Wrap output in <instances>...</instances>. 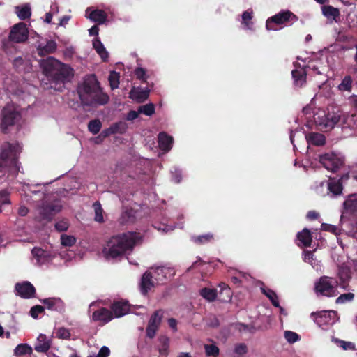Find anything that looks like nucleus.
<instances>
[{
  "instance_id": "obj_49",
  "label": "nucleus",
  "mask_w": 357,
  "mask_h": 357,
  "mask_svg": "<svg viewBox=\"0 0 357 357\" xmlns=\"http://www.w3.org/2000/svg\"><path fill=\"white\" fill-rule=\"evenodd\" d=\"M61 243L66 247H70L75 243V238L73 236L63 234L61 236Z\"/></svg>"
},
{
  "instance_id": "obj_16",
  "label": "nucleus",
  "mask_w": 357,
  "mask_h": 357,
  "mask_svg": "<svg viewBox=\"0 0 357 357\" xmlns=\"http://www.w3.org/2000/svg\"><path fill=\"white\" fill-rule=\"evenodd\" d=\"M112 312L114 317L119 318L126 315L130 310L127 301H114L111 306Z\"/></svg>"
},
{
  "instance_id": "obj_34",
  "label": "nucleus",
  "mask_w": 357,
  "mask_h": 357,
  "mask_svg": "<svg viewBox=\"0 0 357 357\" xmlns=\"http://www.w3.org/2000/svg\"><path fill=\"white\" fill-rule=\"evenodd\" d=\"M158 341H159L160 344V354L167 356L168 354V348H169V338L166 335H160L159 338H158Z\"/></svg>"
},
{
  "instance_id": "obj_2",
  "label": "nucleus",
  "mask_w": 357,
  "mask_h": 357,
  "mask_svg": "<svg viewBox=\"0 0 357 357\" xmlns=\"http://www.w3.org/2000/svg\"><path fill=\"white\" fill-rule=\"evenodd\" d=\"M77 93L83 105H105L109 101V96L102 91L95 75L85 77L83 83L77 87Z\"/></svg>"
},
{
  "instance_id": "obj_9",
  "label": "nucleus",
  "mask_w": 357,
  "mask_h": 357,
  "mask_svg": "<svg viewBox=\"0 0 357 357\" xmlns=\"http://www.w3.org/2000/svg\"><path fill=\"white\" fill-rule=\"evenodd\" d=\"M29 36V31L24 22H18L12 26L8 38L11 42L25 43Z\"/></svg>"
},
{
  "instance_id": "obj_26",
  "label": "nucleus",
  "mask_w": 357,
  "mask_h": 357,
  "mask_svg": "<svg viewBox=\"0 0 357 357\" xmlns=\"http://www.w3.org/2000/svg\"><path fill=\"white\" fill-rule=\"evenodd\" d=\"M50 348V342L47 340L45 335L40 334L37 337V342L35 344L34 349L37 352H47Z\"/></svg>"
},
{
  "instance_id": "obj_8",
  "label": "nucleus",
  "mask_w": 357,
  "mask_h": 357,
  "mask_svg": "<svg viewBox=\"0 0 357 357\" xmlns=\"http://www.w3.org/2000/svg\"><path fill=\"white\" fill-rule=\"evenodd\" d=\"M0 160L6 162L10 161V165H16L17 155L20 152V146L17 143L5 142L1 145Z\"/></svg>"
},
{
  "instance_id": "obj_31",
  "label": "nucleus",
  "mask_w": 357,
  "mask_h": 357,
  "mask_svg": "<svg viewBox=\"0 0 357 357\" xmlns=\"http://www.w3.org/2000/svg\"><path fill=\"white\" fill-rule=\"evenodd\" d=\"M308 142L314 146H323L326 143V137L324 134L311 132L308 137Z\"/></svg>"
},
{
  "instance_id": "obj_63",
  "label": "nucleus",
  "mask_w": 357,
  "mask_h": 357,
  "mask_svg": "<svg viewBox=\"0 0 357 357\" xmlns=\"http://www.w3.org/2000/svg\"><path fill=\"white\" fill-rule=\"evenodd\" d=\"M109 355V349L108 347L103 346L100 349L97 357H108Z\"/></svg>"
},
{
  "instance_id": "obj_40",
  "label": "nucleus",
  "mask_w": 357,
  "mask_h": 357,
  "mask_svg": "<svg viewBox=\"0 0 357 357\" xmlns=\"http://www.w3.org/2000/svg\"><path fill=\"white\" fill-rule=\"evenodd\" d=\"M32 353V348L26 343L17 344L15 349V356H22Z\"/></svg>"
},
{
  "instance_id": "obj_60",
  "label": "nucleus",
  "mask_w": 357,
  "mask_h": 357,
  "mask_svg": "<svg viewBox=\"0 0 357 357\" xmlns=\"http://www.w3.org/2000/svg\"><path fill=\"white\" fill-rule=\"evenodd\" d=\"M219 287L220 288V294H222L223 291H227V299L230 300L231 299V290L227 284H226L224 282H222L219 284Z\"/></svg>"
},
{
  "instance_id": "obj_15",
  "label": "nucleus",
  "mask_w": 357,
  "mask_h": 357,
  "mask_svg": "<svg viewBox=\"0 0 357 357\" xmlns=\"http://www.w3.org/2000/svg\"><path fill=\"white\" fill-rule=\"evenodd\" d=\"M151 273L157 283H162L163 280L169 278L174 274L173 269L165 266L157 267L155 269H153Z\"/></svg>"
},
{
  "instance_id": "obj_23",
  "label": "nucleus",
  "mask_w": 357,
  "mask_h": 357,
  "mask_svg": "<svg viewBox=\"0 0 357 357\" xmlns=\"http://www.w3.org/2000/svg\"><path fill=\"white\" fill-rule=\"evenodd\" d=\"M174 139L167 133L162 132L158 135V143L161 150L168 151L172 148Z\"/></svg>"
},
{
  "instance_id": "obj_52",
  "label": "nucleus",
  "mask_w": 357,
  "mask_h": 357,
  "mask_svg": "<svg viewBox=\"0 0 357 357\" xmlns=\"http://www.w3.org/2000/svg\"><path fill=\"white\" fill-rule=\"evenodd\" d=\"M45 312V307H42L40 305H36L32 307H31L30 310V316H31L32 318L34 319H36L38 318V316H39L40 314Z\"/></svg>"
},
{
  "instance_id": "obj_58",
  "label": "nucleus",
  "mask_w": 357,
  "mask_h": 357,
  "mask_svg": "<svg viewBox=\"0 0 357 357\" xmlns=\"http://www.w3.org/2000/svg\"><path fill=\"white\" fill-rule=\"evenodd\" d=\"M57 336L60 339L69 340L70 337V333L68 329L61 327L58 329Z\"/></svg>"
},
{
  "instance_id": "obj_17",
  "label": "nucleus",
  "mask_w": 357,
  "mask_h": 357,
  "mask_svg": "<svg viewBox=\"0 0 357 357\" xmlns=\"http://www.w3.org/2000/svg\"><path fill=\"white\" fill-rule=\"evenodd\" d=\"M92 319L94 321H100L103 324H107L113 319V313L105 307H101L97 311L93 312Z\"/></svg>"
},
{
  "instance_id": "obj_44",
  "label": "nucleus",
  "mask_w": 357,
  "mask_h": 357,
  "mask_svg": "<svg viewBox=\"0 0 357 357\" xmlns=\"http://www.w3.org/2000/svg\"><path fill=\"white\" fill-rule=\"evenodd\" d=\"M31 254L36 258L37 261H40L49 257V254L44 249L33 248L31 250Z\"/></svg>"
},
{
  "instance_id": "obj_21",
  "label": "nucleus",
  "mask_w": 357,
  "mask_h": 357,
  "mask_svg": "<svg viewBox=\"0 0 357 357\" xmlns=\"http://www.w3.org/2000/svg\"><path fill=\"white\" fill-rule=\"evenodd\" d=\"M89 8L86 9V17L93 22L103 24L107 21V15L102 9H94L89 13Z\"/></svg>"
},
{
  "instance_id": "obj_48",
  "label": "nucleus",
  "mask_w": 357,
  "mask_h": 357,
  "mask_svg": "<svg viewBox=\"0 0 357 357\" xmlns=\"http://www.w3.org/2000/svg\"><path fill=\"white\" fill-rule=\"evenodd\" d=\"M10 204L9 192L7 190H0V213L2 212V206Z\"/></svg>"
},
{
  "instance_id": "obj_50",
  "label": "nucleus",
  "mask_w": 357,
  "mask_h": 357,
  "mask_svg": "<svg viewBox=\"0 0 357 357\" xmlns=\"http://www.w3.org/2000/svg\"><path fill=\"white\" fill-rule=\"evenodd\" d=\"M354 298V294L353 293H347L341 294L335 300V303H345L347 302L352 301Z\"/></svg>"
},
{
  "instance_id": "obj_12",
  "label": "nucleus",
  "mask_w": 357,
  "mask_h": 357,
  "mask_svg": "<svg viewBox=\"0 0 357 357\" xmlns=\"http://www.w3.org/2000/svg\"><path fill=\"white\" fill-rule=\"evenodd\" d=\"M61 206L55 204H44L40 208L39 214L42 220H50L61 211Z\"/></svg>"
},
{
  "instance_id": "obj_27",
  "label": "nucleus",
  "mask_w": 357,
  "mask_h": 357,
  "mask_svg": "<svg viewBox=\"0 0 357 357\" xmlns=\"http://www.w3.org/2000/svg\"><path fill=\"white\" fill-rule=\"evenodd\" d=\"M93 47L103 61L107 60L109 56L108 52L105 50L102 43L100 41L99 38H95L93 40Z\"/></svg>"
},
{
  "instance_id": "obj_61",
  "label": "nucleus",
  "mask_w": 357,
  "mask_h": 357,
  "mask_svg": "<svg viewBox=\"0 0 357 357\" xmlns=\"http://www.w3.org/2000/svg\"><path fill=\"white\" fill-rule=\"evenodd\" d=\"M321 229L326 231L333 233L334 234H336L338 231V228L336 227V226L331 224H321Z\"/></svg>"
},
{
  "instance_id": "obj_32",
  "label": "nucleus",
  "mask_w": 357,
  "mask_h": 357,
  "mask_svg": "<svg viewBox=\"0 0 357 357\" xmlns=\"http://www.w3.org/2000/svg\"><path fill=\"white\" fill-rule=\"evenodd\" d=\"M344 208L348 213L354 214L357 213V199L354 195H350L344 202Z\"/></svg>"
},
{
  "instance_id": "obj_19",
  "label": "nucleus",
  "mask_w": 357,
  "mask_h": 357,
  "mask_svg": "<svg viewBox=\"0 0 357 357\" xmlns=\"http://www.w3.org/2000/svg\"><path fill=\"white\" fill-rule=\"evenodd\" d=\"M330 311H321L319 312H312L310 314L311 318L314 319L315 324H318L319 327L328 325L331 323Z\"/></svg>"
},
{
  "instance_id": "obj_1",
  "label": "nucleus",
  "mask_w": 357,
  "mask_h": 357,
  "mask_svg": "<svg viewBox=\"0 0 357 357\" xmlns=\"http://www.w3.org/2000/svg\"><path fill=\"white\" fill-rule=\"evenodd\" d=\"M141 240V234L136 231H128L113 236L102 249L103 256L107 259L122 257L127 251L132 250Z\"/></svg>"
},
{
  "instance_id": "obj_64",
  "label": "nucleus",
  "mask_w": 357,
  "mask_h": 357,
  "mask_svg": "<svg viewBox=\"0 0 357 357\" xmlns=\"http://www.w3.org/2000/svg\"><path fill=\"white\" fill-rule=\"evenodd\" d=\"M139 114L140 113H139L138 111L131 110L128 112L126 119L130 121H134L138 117Z\"/></svg>"
},
{
  "instance_id": "obj_45",
  "label": "nucleus",
  "mask_w": 357,
  "mask_h": 357,
  "mask_svg": "<svg viewBox=\"0 0 357 357\" xmlns=\"http://www.w3.org/2000/svg\"><path fill=\"white\" fill-rule=\"evenodd\" d=\"M109 84H110L111 89H118L119 84V73L112 71L109 75L108 77Z\"/></svg>"
},
{
  "instance_id": "obj_51",
  "label": "nucleus",
  "mask_w": 357,
  "mask_h": 357,
  "mask_svg": "<svg viewBox=\"0 0 357 357\" xmlns=\"http://www.w3.org/2000/svg\"><path fill=\"white\" fill-rule=\"evenodd\" d=\"M137 79L141 80L142 82H146V70L142 67H137L134 70Z\"/></svg>"
},
{
  "instance_id": "obj_22",
  "label": "nucleus",
  "mask_w": 357,
  "mask_h": 357,
  "mask_svg": "<svg viewBox=\"0 0 357 357\" xmlns=\"http://www.w3.org/2000/svg\"><path fill=\"white\" fill-rule=\"evenodd\" d=\"M150 90H140L132 88L130 92V98L137 103H142L147 100Z\"/></svg>"
},
{
  "instance_id": "obj_62",
  "label": "nucleus",
  "mask_w": 357,
  "mask_h": 357,
  "mask_svg": "<svg viewBox=\"0 0 357 357\" xmlns=\"http://www.w3.org/2000/svg\"><path fill=\"white\" fill-rule=\"evenodd\" d=\"M340 347H343L344 350H352L354 351L356 349L355 344L351 342H346L344 340H340Z\"/></svg>"
},
{
  "instance_id": "obj_11",
  "label": "nucleus",
  "mask_w": 357,
  "mask_h": 357,
  "mask_svg": "<svg viewBox=\"0 0 357 357\" xmlns=\"http://www.w3.org/2000/svg\"><path fill=\"white\" fill-rule=\"evenodd\" d=\"M63 64V63H61L58 59L52 56L41 59L40 62V66L42 68V72H43L44 75L47 77L53 72H55L56 69L61 68Z\"/></svg>"
},
{
  "instance_id": "obj_35",
  "label": "nucleus",
  "mask_w": 357,
  "mask_h": 357,
  "mask_svg": "<svg viewBox=\"0 0 357 357\" xmlns=\"http://www.w3.org/2000/svg\"><path fill=\"white\" fill-rule=\"evenodd\" d=\"M340 116L335 113L328 112L326 115V121L324 123L326 129H331L340 121Z\"/></svg>"
},
{
  "instance_id": "obj_56",
  "label": "nucleus",
  "mask_w": 357,
  "mask_h": 357,
  "mask_svg": "<svg viewBox=\"0 0 357 357\" xmlns=\"http://www.w3.org/2000/svg\"><path fill=\"white\" fill-rule=\"evenodd\" d=\"M158 328H160L159 326L153 325V324L148 323L146 330V336L148 337H149L150 339L154 338Z\"/></svg>"
},
{
  "instance_id": "obj_10",
  "label": "nucleus",
  "mask_w": 357,
  "mask_h": 357,
  "mask_svg": "<svg viewBox=\"0 0 357 357\" xmlns=\"http://www.w3.org/2000/svg\"><path fill=\"white\" fill-rule=\"evenodd\" d=\"M16 295L24 299H30L35 297V287L29 282H22L16 283L15 286Z\"/></svg>"
},
{
  "instance_id": "obj_33",
  "label": "nucleus",
  "mask_w": 357,
  "mask_h": 357,
  "mask_svg": "<svg viewBox=\"0 0 357 357\" xmlns=\"http://www.w3.org/2000/svg\"><path fill=\"white\" fill-rule=\"evenodd\" d=\"M199 295L208 302H213L216 299L218 292L214 289L204 287L199 291Z\"/></svg>"
},
{
  "instance_id": "obj_54",
  "label": "nucleus",
  "mask_w": 357,
  "mask_h": 357,
  "mask_svg": "<svg viewBox=\"0 0 357 357\" xmlns=\"http://www.w3.org/2000/svg\"><path fill=\"white\" fill-rule=\"evenodd\" d=\"M252 18V12L246 10L244 11L242 15V22L243 24L246 26L248 29H250V25H251L252 23L250 22Z\"/></svg>"
},
{
  "instance_id": "obj_4",
  "label": "nucleus",
  "mask_w": 357,
  "mask_h": 357,
  "mask_svg": "<svg viewBox=\"0 0 357 357\" xmlns=\"http://www.w3.org/2000/svg\"><path fill=\"white\" fill-rule=\"evenodd\" d=\"M73 76V70L68 65L63 64V66L48 76L50 80V87L62 91L64 89V84L70 82Z\"/></svg>"
},
{
  "instance_id": "obj_29",
  "label": "nucleus",
  "mask_w": 357,
  "mask_h": 357,
  "mask_svg": "<svg viewBox=\"0 0 357 357\" xmlns=\"http://www.w3.org/2000/svg\"><path fill=\"white\" fill-rule=\"evenodd\" d=\"M134 220V211L132 208H126L125 211H123L118 220L120 225H128L132 223Z\"/></svg>"
},
{
  "instance_id": "obj_25",
  "label": "nucleus",
  "mask_w": 357,
  "mask_h": 357,
  "mask_svg": "<svg viewBox=\"0 0 357 357\" xmlns=\"http://www.w3.org/2000/svg\"><path fill=\"white\" fill-rule=\"evenodd\" d=\"M291 76L297 86L301 87L306 82V70L303 68H296L291 71Z\"/></svg>"
},
{
  "instance_id": "obj_20",
  "label": "nucleus",
  "mask_w": 357,
  "mask_h": 357,
  "mask_svg": "<svg viewBox=\"0 0 357 357\" xmlns=\"http://www.w3.org/2000/svg\"><path fill=\"white\" fill-rule=\"evenodd\" d=\"M335 178H330L328 181V192L334 196H339L341 195L343 191V184L342 183V179Z\"/></svg>"
},
{
  "instance_id": "obj_42",
  "label": "nucleus",
  "mask_w": 357,
  "mask_h": 357,
  "mask_svg": "<svg viewBox=\"0 0 357 357\" xmlns=\"http://www.w3.org/2000/svg\"><path fill=\"white\" fill-rule=\"evenodd\" d=\"M206 356L217 357L219 356V347L214 344H205L204 345Z\"/></svg>"
},
{
  "instance_id": "obj_46",
  "label": "nucleus",
  "mask_w": 357,
  "mask_h": 357,
  "mask_svg": "<svg viewBox=\"0 0 357 357\" xmlns=\"http://www.w3.org/2000/svg\"><path fill=\"white\" fill-rule=\"evenodd\" d=\"M101 128L102 123L98 119L89 121L88 124V129L92 134L95 135L98 133Z\"/></svg>"
},
{
  "instance_id": "obj_43",
  "label": "nucleus",
  "mask_w": 357,
  "mask_h": 357,
  "mask_svg": "<svg viewBox=\"0 0 357 357\" xmlns=\"http://www.w3.org/2000/svg\"><path fill=\"white\" fill-rule=\"evenodd\" d=\"M322 14L326 17H333L335 18L340 15L339 9L334 8L332 6H324L322 7Z\"/></svg>"
},
{
  "instance_id": "obj_30",
  "label": "nucleus",
  "mask_w": 357,
  "mask_h": 357,
  "mask_svg": "<svg viewBox=\"0 0 357 357\" xmlns=\"http://www.w3.org/2000/svg\"><path fill=\"white\" fill-rule=\"evenodd\" d=\"M261 293L264 294V295H266V296L268 298V299H269L271 301L273 307H280V305L279 304V302H278V296H277L276 293L274 292L273 290H272L269 288L265 287H261Z\"/></svg>"
},
{
  "instance_id": "obj_37",
  "label": "nucleus",
  "mask_w": 357,
  "mask_h": 357,
  "mask_svg": "<svg viewBox=\"0 0 357 357\" xmlns=\"http://www.w3.org/2000/svg\"><path fill=\"white\" fill-rule=\"evenodd\" d=\"M16 14L17 17H19L22 20H25L31 17V11L30 6L25 5L22 7L17 6L16 7Z\"/></svg>"
},
{
  "instance_id": "obj_41",
  "label": "nucleus",
  "mask_w": 357,
  "mask_h": 357,
  "mask_svg": "<svg viewBox=\"0 0 357 357\" xmlns=\"http://www.w3.org/2000/svg\"><path fill=\"white\" fill-rule=\"evenodd\" d=\"M138 113L145 114L147 116H152L155 112V105L149 103L147 105H142L137 109Z\"/></svg>"
},
{
  "instance_id": "obj_39",
  "label": "nucleus",
  "mask_w": 357,
  "mask_h": 357,
  "mask_svg": "<svg viewBox=\"0 0 357 357\" xmlns=\"http://www.w3.org/2000/svg\"><path fill=\"white\" fill-rule=\"evenodd\" d=\"M93 208L94 210L95 213L94 220L98 223H103V209L102 208V205L100 204L98 201H96L93 204Z\"/></svg>"
},
{
  "instance_id": "obj_7",
  "label": "nucleus",
  "mask_w": 357,
  "mask_h": 357,
  "mask_svg": "<svg viewBox=\"0 0 357 357\" xmlns=\"http://www.w3.org/2000/svg\"><path fill=\"white\" fill-rule=\"evenodd\" d=\"M319 162L328 171L335 172L343 167L344 159L335 153H324L319 155Z\"/></svg>"
},
{
  "instance_id": "obj_59",
  "label": "nucleus",
  "mask_w": 357,
  "mask_h": 357,
  "mask_svg": "<svg viewBox=\"0 0 357 357\" xmlns=\"http://www.w3.org/2000/svg\"><path fill=\"white\" fill-rule=\"evenodd\" d=\"M118 126H111L107 129H105L102 131L101 134H100V137H102L103 138L108 137L112 134L117 133L116 127Z\"/></svg>"
},
{
  "instance_id": "obj_36",
  "label": "nucleus",
  "mask_w": 357,
  "mask_h": 357,
  "mask_svg": "<svg viewBox=\"0 0 357 357\" xmlns=\"http://www.w3.org/2000/svg\"><path fill=\"white\" fill-rule=\"evenodd\" d=\"M192 240L197 245H204L214 241V235L212 233H208L200 236H195Z\"/></svg>"
},
{
  "instance_id": "obj_55",
  "label": "nucleus",
  "mask_w": 357,
  "mask_h": 357,
  "mask_svg": "<svg viewBox=\"0 0 357 357\" xmlns=\"http://www.w3.org/2000/svg\"><path fill=\"white\" fill-rule=\"evenodd\" d=\"M54 227L59 232H63L68 230L69 224L67 220H61L56 222Z\"/></svg>"
},
{
  "instance_id": "obj_24",
  "label": "nucleus",
  "mask_w": 357,
  "mask_h": 357,
  "mask_svg": "<svg viewBox=\"0 0 357 357\" xmlns=\"http://www.w3.org/2000/svg\"><path fill=\"white\" fill-rule=\"evenodd\" d=\"M37 53L40 56H44V55H48L50 54H52L56 50V43L53 40H50L47 42H46V44L45 45H42L40 44L38 46H37Z\"/></svg>"
},
{
  "instance_id": "obj_5",
  "label": "nucleus",
  "mask_w": 357,
  "mask_h": 357,
  "mask_svg": "<svg viewBox=\"0 0 357 357\" xmlns=\"http://www.w3.org/2000/svg\"><path fill=\"white\" fill-rule=\"evenodd\" d=\"M298 17L289 10H282L271 17H268L266 22L267 30L278 31L282 25L287 22H295Z\"/></svg>"
},
{
  "instance_id": "obj_57",
  "label": "nucleus",
  "mask_w": 357,
  "mask_h": 357,
  "mask_svg": "<svg viewBox=\"0 0 357 357\" xmlns=\"http://www.w3.org/2000/svg\"><path fill=\"white\" fill-rule=\"evenodd\" d=\"M284 336L287 342L289 343H295L299 340V335L294 331H287L284 332Z\"/></svg>"
},
{
  "instance_id": "obj_14",
  "label": "nucleus",
  "mask_w": 357,
  "mask_h": 357,
  "mask_svg": "<svg viewBox=\"0 0 357 357\" xmlns=\"http://www.w3.org/2000/svg\"><path fill=\"white\" fill-rule=\"evenodd\" d=\"M13 67L20 73H26L31 72L32 65L27 57L17 56L13 61Z\"/></svg>"
},
{
  "instance_id": "obj_53",
  "label": "nucleus",
  "mask_w": 357,
  "mask_h": 357,
  "mask_svg": "<svg viewBox=\"0 0 357 357\" xmlns=\"http://www.w3.org/2000/svg\"><path fill=\"white\" fill-rule=\"evenodd\" d=\"M234 352L238 356H241L248 352V347L245 343H238L234 346Z\"/></svg>"
},
{
  "instance_id": "obj_3",
  "label": "nucleus",
  "mask_w": 357,
  "mask_h": 357,
  "mask_svg": "<svg viewBox=\"0 0 357 357\" xmlns=\"http://www.w3.org/2000/svg\"><path fill=\"white\" fill-rule=\"evenodd\" d=\"M21 119L22 114L19 107L14 104H7L1 111L2 132L7 133L8 128L17 125Z\"/></svg>"
},
{
  "instance_id": "obj_6",
  "label": "nucleus",
  "mask_w": 357,
  "mask_h": 357,
  "mask_svg": "<svg viewBox=\"0 0 357 357\" xmlns=\"http://www.w3.org/2000/svg\"><path fill=\"white\" fill-rule=\"evenodd\" d=\"M337 281L328 276H321L318 281L315 282L314 291L318 295L326 297H334L338 294L336 289Z\"/></svg>"
},
{
  "instance_id": "obj_47",
  "label": "nucleus",
  "mask_w": 357,
  "mask_h": 357,
  "mask_svg": "<svg viewBox=\"0 0 357 357\" xmlns=\"http://www.w3.org/2000/svg\"><path fill=\"white\" fill-rule=\"evenodd\" d=\"M162 313L163 312L161 310L155 311V312H153L151 316V319H149V322H148V324L160 326L162 321Z\"/></svg>"
},
{
  "instance_id": "obj_18",
  "label": "nucleus",
  "mask_w": 357,
  "mask_h": 357,
  "mask_svg": "<svg viewBox=\"0 0 357 357\" xmlns=\"http://www.w3.org/2000/svg\"><path fill=\"white\" fill-rule=\"evenodd\" d=\"M40 302L44 304L45 307L51 311L61 312L64 308V303L61 300V298H43L40 299Z\"/></svg>"
},
{
  "instance_id": "obj_13",
  "label": "nucleus",
  "mask_w": 357,
  "mask_h": 357,
  "mask_svg": "<svg viewBox=\"0 0 357 357\" xmlns=\"http://www.w3.org/2000/svg\"><path fill=\"white\" fill-rule=\"evenodd\" d=\"M157 284L151 272L146 271L143 273L141 278L140 289L142 294L146 295L147 293L151 291V288L154 287Z\"/></svg>"
},
{
  "instance_id": "obj_38",
  "label": "nucleus",
  "mask_w": 357,
  "mask_h": 357,
  "mask_svg": "<svg viewBox=\"0 0 357 357\" xmlns=\"http://www.w3.org/2000/svg\"><path fill=\"white\" fill-rule=\"evenodd\" d=\"M353 79L350 75H345L338 86L340 91L351 92L352 91Z\"/></svg>"
},
{
  "instance_id": "obj_28",
  "label": "nucleus",
  "mask_w": 357,
  "mask_h": 357,
  "mask_svg": "<svg viewBox=\"0 0 357 357\" xmlns=\"http://www.w3.org/2000/svg\"><path fill=\"white\" fill-rule=\"evenodd\" d=\"M297 239L302 243L305 247H310L312 243V235L311 231L309 229L304 228L302 231L297 233Z\"/></svg>"
}]
</instances>
